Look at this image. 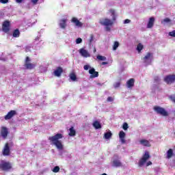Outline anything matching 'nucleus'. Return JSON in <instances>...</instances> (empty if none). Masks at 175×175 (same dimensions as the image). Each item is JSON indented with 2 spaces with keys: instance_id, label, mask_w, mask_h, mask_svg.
Masks as SVG:
<instances>
[{
  "instance_id": "c756f323",
  "label": "nucleus",
  "mask_w": 175,
  "mask_h": 175,
  "mask_svg": "<svg viewBox=\"0 0 175 175\" xmlns=\"http://www.w3.org/2000/svg\"><path fill=\"white\" fill-rule=\"evenodd\" d=\"M97 59H98L99 61H106V57L98 55Z\"/></svg>"
},
{
  "instance_id": "7c9ffc66",
  "label": "nucleus",
  "mask_w": 175,
  "mask_h": 175,
  "mask_svg": "<svg viewBox=\"0 0 175 175\" xmlns=\"http://www.w3.org/2000/svg\"><path fill=\"white\" fill-rule=\"evenodd\" d=\"M52 172L53 173H58L59 172V166H55Z\"/></svg>"
},
{
  "instance_id": "f704fd0d",
  "label": "nucleus",
  "mask_w": 175,
  "mask_h": 175,
  "mask_svg": "<svg viewBox=\"0 0 175 175\" xmlns=\"http://www.w3.org/2000/svg\"><path fill=\"white\" fill-rule=\"evenodd\" d=\"M83 42V39H81V38H78L76 40V44H80V43H81Z\"/></svg>"
},
{
  "instance_id": "79ce46f5",
  "label": "nucleus",
  "mask_w": 175,
  "mask_h": 175,
  "mask_svg": "<svg viewBox=\"0 0 175 175\" xmlns=\"http://www.w3.org/2000/svg\"><path fill=\"white\" fill-rule=\"evenodd\" d=\"M107 102H113V100H114L113 98H112V97H108L107 99Z\"/></svg>"
},
{
  "instance_id": "ea45409f",
  "label": "nucleus",
  "mask_w": 175,
  "mask_h": 175,
  "mask_svg": "<svg viewBox=\"0 0 175 175\" xmlns=\"http://www.w3.org/2000/svg\"><path fill=\"white\" fill-rule=\"evenodd\" d=\"M31 2L33 5H37L39 0H31Z\"/></svg>"
},
{
  "instance_id": "f03ea898",
  "label": "nucleus",
  "mask_w": 175,
  "mask_h": 175,
  "mask_svg": "<svg viewBox=\"0 0 175 175\" xmlns=\"http://www.w3.org/2000/svg\"><path fill=\"white\" fill-rule=\"evenodd\" d=\"M62 137H64V135L62 133H57L53 136L49 137V140L51 144L55 146L57 150H64V145L62 142L59 141V139H62Z\"/></svg>"
},
{
  "instance_id": "cd10ccee",
  "label": "nucleus",
  "mask_w": 175,
  "mask_h": 175,
  "mask_svg": "<svg viewBox=\"0 0 175 175\" xmlns=\"http://www.w3.org/2000/svg\"><path fill=\"white\" fill-rule=\"evenodd\" d=\"M144 49V46L142 44H138L137 46V51H138V53H141L142 50H143Z\"/></svg>"
},
{
  "instance_id": "a18cd8bd",
  "label": "nucleus",
  "mask_w": 175,
  "mask_h": 175,
  "mask_svg": "<svg viewBox=\"0 0 175 175\" xmlns=\"http://www.w3.org/2000/svg\"><path fill=\"white\" fill-rule=\"evenodd\" d=\"M152 165V162H151V161H148V162L146 163V166H150V165Z\"/></svg>"
},
{
  "instance_id": "9d476101",
  "label": "nucleus",
  "mask_w": 175,
  "mask_h": 175,
  "mask_svg": "<svg viewBox=\"0 0 175 175\" xmlns=\"http://www.w3.org/2000/svg\"><path fill=\"white\" fill-rule=\"evenodd\" d=\"M164 81L167 84H173L175 81V75H169L165 77Z\"/></svg>"
},
{
  "instance_id": "f8f14e48",
  "label": "nucleus",
  "mask_w": 175,
  "mask_h": 175,
  "mask_svg": "<svg viewBox=\"0 0 175 175\" xmlns=\"http://www.w3.org/2000/svg\"><path fill=\"white\" fill-rule=\"evenodd\" d=\"M89 74L90 75V79H95L99 77V72L95 70V68H92L89 70Z\"/></svg>"
},
{
  "instance_id": "49530a36",
  "label": "nucleus",
  "mask_w": 175,
  "mask_h": 175,
  "mask_svg": "<svg viewBox=\"0 0 175 175\" xmlns=\"http://www.w3.org/2000/svg\"><path fill=\"white\" fill-rule=\"evenodd\" d=\"M109 64L107 62H103L101 65H107Z\"/></svg>"
},
{
  "instance_id": "423d86ee",
  "label": "nucleus",
  "mask_w": 175,
  "mask_h": 175,
  "mask_svg": "<svg viewBox=\"0 0 175 175\" xmlns=\"http://www.w3.org/2000/svg\"><path fill=\"white\" fill-rule=\"evenodd\" d=\"M9 129H8V127L6 126H1V130H0V136L5 139H8V136H9Z\"/></svg>"
},
{
  "instance_id": "1a4fd4ad",
  "label": "nucleus",
  "mask_w": 175,
  "mask_h": 175,
  "mask_svg": "<svg viewBox=\"0 0 175 175\" xmlns=\"http://www.w3.org/2000/svg\"><path fill=\"white\" fill-rule=\"evenodd\" d=\"M29 62H31V59L29 58V57L27 56L25 58V66L26 69L32 70V69H33V68H35L36 65L32 63H29Z\"/></svg>"
},
{
  "instance_id": "72a5a7b5",
  "label": "nucleus",
  "mask_w": 175,
  "mask_h": 175,
  "mask_svg": "<svg viewBox=\"0 0 175 175\" xmlns=\"http://www.w3.org/2000/svg\"><path fill=\"white\" fill-rule=\"evenodd\" d=\"M121 85L120 82H116L113 84L114 88H118Z\"/></svg>"
},
{
  "instance_id": "09e8293b",
  "label": "nucleus",
  "mask_w": 175,
  "mask_h": 175,
  "mask_svg": "<svg viewBox=\"0 0 175 175\" xmlns=\"http://www.w3.org/2000/svg\"><path fill=\"white\" fill-rule=\"evenodd\" d=\"M94 39V36H91V39H90V42H92V40Z\"/></svg>"
},
{
  "instance_id": "b1692460",
  "label": "nucleus",
  "mask_w": 175,
  "mask_h": 175,
  "mask_svg": "<svg viewBox=\"0 0 175 175\" xmlns=\"http://www.w3.org/2000/svg\"><path fill=\"white\" fill-rule=\"evenodd\" d=\"M12 36L13 38H20V30L18 29H14Z\"/></svg>"
},
{
  "instance_id": "2eb2a0df",
  "label": "nucleus",
  "mask_w": 175,
  "mask_h": 175,
  "mask_svg": "<svg viewBox=\"0 0 175 175\" xmlns=\"http://www.w3.org/2000/svg\"><path fill=\"white\" fill-rule=\"evenodd\" d=\"M112 165L114 167H122V163L118 159H114L112 161Z\"/></svg>"
},
{
  "instance_id": "0eeeda50",
  "label": "nucleus",
  "mask_w": 175,
  "mask_h": 175,
  "mask_svg": "<svg viewBox=\"0 0 175 175\" xmlns=\"http://www.w3.org/2000/svg\"><path fill=\"white\" fill-rule=\"evenodd\" d=\"M2 31L5 33H9V32H10V21H5L3 22Z\"/></svg>"
},
{
  "instance_id": "37998d69",
  "label": "nucleus",
  "mask_w": 175,
  "mask_h": 175,
  "mask_svg": "<svg viewBox=\"0 0 175 175\" xmlns=\"http://www.w3.org/2000/svg\"><path fill=\"white\" fill-rule=\"evenodd\" d=\"M4 16L5 13H3V12H0V18H3Z\"/></svg>"
},
{
  "instance_id": "de8ad7c7",
  "label": "nucleus",
  "mask_w": 175,
  "mask_h": 175,
  "mask_svg": "<svg viewBox=\"0 0 175 175\" xmlns=\"http://www.w3.org/2000/svg\"><path fill=\"white\" fill-rule=\"evenodd\" d=\"M171 98V100H172V102H174L175 103V97H170Z\"/></svg>"
},
{
  "instance_id": "6e6552de",
  "label": "nucleus",
  "mask_w": 175,
  "mask_h": 175,
  "mask_svg": "<svg viewBox=\"0 0 175 175\" xmlns=\"http://www.w3.org/2000/svg\"><path fill=\"white\" fill-rule=\"evenodd\" d=\"M10 146H9V143H5L4 147L2 150V155L3 157H9L10 156Z\"/></svg>"
},
{
  "instance_id": "7ed1b4c3",
  "label": "nucleus",
  "mask_w": 175,
  "mask_h": 175,
  "mask_svg": "<svg viewBox=\"0 0 175 175\" xmlns=\"http://www.w3.org/2000/svg\"><path fill=\"white\" fill-rule=\"evenodd\" d=\"M12 163L5 160L0 161V170H1V172H10L12 170Z\"/></svg>"
},
{
  "instance_id": "c03bdc74",
  "label": "nucleus",
  "mask_w": 175,
  "mask_h": 175,
  "mask_svg": "<svg viewBox=\"0 0 175 175\" xmlns=\"http://www.w3.org/2000/svg\"><path fill=\"white\" fill-rule=\"evenodd\" d=\"M129 23H131V20L129 19H126L124 21V24H129Z\"/></svg>"
},
{
  "instance_id": "412c9836",
  "label": "nucleus",
  "mask_w": 175,
  "mask_h": 175,
  "mask_svg": "<svg viewBox=\"0 0 175 175\" xmlns=\"http://www.w3.org/2000/svg\"><path fill=\"white\" fill-rule=\"evenodd\" d=\"M125 136L126 134L123 131H120L119 137L123 144H125Z\"/></svg>"
},
{
  "instance_id": "a878e982",
  "label": "nucleus",
  "mask_w": 175,
  "mask_h": 175,
  "mask_svg": "<svg viewBox=\"0 0 175 175\" xmlns=\"http://www.w3.org/2000/svg\"><path fill=\"white\" fill-rule=\"evenodd\" d=\"M69 136H76V130L73 128V126L70 128Z\"/></svg>"
},
{
  "instance_id": "393cba45",
  "label": "nucleus",
  "mask_w": 175,
  "mask_h": 175,
  "mask_svg": "<svg viewBox=\"0 0 175 175\" xmlns=\"http://www.w3.org/2000/svg\"><path fill=\"white\" fill-rule=\"evenodd\" d=\"M111 136H113V133H111V131L105 133L104 134V137L107 139H111Z\"/></svg>"
},
{
  "instance_id": "4be33fe9",
  "label": "nucleus",
  "mask_w": 175,
  "mask_h": 175,
  "mask_svg": "<svg viewBox=\"0 0 175 175\" xmlns=\"http://www.w3.org/2000/svg\"><path fill=\"white\" fill-rule=\"evenodd\" d=\"M92 126H94V128H95V129H102V124H100V122H99V121H98V120H95L93 122Z\"/></svg>"
},
{
  "instance_id": "9b49d317",
  "label": "nucleus",
  "mask_w": 175,
  "mask_h": 175,
  "mask_svg": "<svg viewBox=\"0 0 175 175\" xmlns=\"http://www.w3.org/2000/svg\"><path fill=\"white\" fill-rule=\"evenodd\" d=\"M14 116H17V111L16 110H11L4 116V120H12Z\"/></svg>"
},
{
  "instance_id": "3c124183",
  "label": "nucleus",
  "mask_w": 175,
  "mask_h": 175,
  "mask_svg": "<svg viewBox=\"0 0 175 175\" xmlns=\"http://www.w3.org/2000/svg\"><path fill=\"white\" fill-rule=\"evenodd\" d=\"M102 175H107L106 173L103 174Z\"/></svg>"
},
{
  "instance_id": "39448f33",
  "label": "nucleus",
  "mask_w": 175,
  "mask_h": 175,
  "mask_svg": "<svg viewBox=\"0 0 175 175\" xmlns=\"http://www.w3.org/2000/svg\"><path fill=\"white\" fill-rule=\"evenodd\" d=\"M154 110L157 114H160L163 116V117H167V116H169V113L163 107L156 106L154 107Z\"/></svg>"
},
{
  "instance_id": "aec40b11",
  "label": "nucleus",
  "mask_w": 175,
  "mask_h": 175,
  "mask_svg": "<svg viewBox=\"0 0 175 175\" xmlns=\"http://www.w3.org/2000/svg\"><path fill=\"white\" fill-rule=\"evenodd\" d=\"M154 23H155V18L154 17L150 18L147 25V28H152L154 27Z\"/></svg>"
},
{
  "instance_id": "58836bf2",
  "label": "nucleus",
  "mask_w": 175,
  "mask_h": 175,
  "mask_svg": "<svg viewBox=\"0 0 175 175\" xmlns=\"http://www.w3.org/2000/svg\"><path fill=\"white\" fill-rule=\"evenodd\" d=\"M154 80L156 83H159L161 79H159V77L157 76V77H154Z\"/></svg>"
},
{
  "instance_id": "2f4dec72",
  "label": "nucleus",
  "mask_w": 175,
  "mask_h": 175,
  "mask_svg": "<svg viewBox=\"0 0 175 175\" xmlns=\"http://www.w3.org/2000/svg\"><path fill=\"white\" fill-rule=\"evenodd\" d=\"M152 55V53H148L147 55L144 57V59H150V57Z\"/></svg>"
},
{
  "instance_id": "f3484780",
  "label": "nucleus",
  "mask_w": 175,
  "mask_h": 175,
  "mask_svg": "<svg viewBox=\"0 0 175 175\" xmlns=\"http://www.w3.org/2000/svg\"><path fill=\"white\" fill-rule=\"evenodd\" d=\"M139 144L144 147H151V144L147 139H141L139 140Z\"/></svg>"
},
{
  "instance_id": "8fccbe9b",
  "label": "nucleus",
  "mask_w": 175,
  "mask_h": 175,
  "mask_svg": "<svg viewBox=\"0 0 175 175\" xmlns=\"http://www.w3.org/2000/svg\"><path fill=\"white\" fill-rule=\"evenodd\" d=\"M94 53H96V48L94 49Z\"/></svg>"
},
{
  "instance_id": "4468645a",
  "label": "nucleus",
  "mask_w": 175,
  "mask_h": 175,
  "mask_svg": "<svg viewBox=\"0 0 175 175\" xmlns=\"http://www.w3.org/2000/svg\"><path fill=\"white\" fill-rule=\"evenodd\" d=\"M71 22L73 23V24H75L76 27H83L82 23L80 22V21H79V19H77V18L76 17H73L71 20Z\"/></svg>"
},
{
  "instance_id": "473e14b6",
  "label": "nucleus",
  "mask_w": 175,
  "mask_h": 175,
  "mask_svg": "<svg viewBox=\"0 0 175 175\" xmlns=\"http://www.w3.org/2000/svg\"><path fill=\"white\" fill-rule=\"evenodd\" d=\"M122 128H123L124 131H128V128H129L128 123L124 122L123 124Z\"/></svg>"
},
{
  "instance_id": "a211bd4d",
  "label": "nucleus",
  "mask_w": 175,
  "mask_h": 175,
  "mask_svg": "<svg viewBox=\"0 0 175 175\" xmlns=\"http://www.w3.org/2000/svg\"><path fill=\"white\" fill-rule=\"evenodd\" d=\"M63 72L64 70L61 67H57V69L54 71V75L57 77H59L61 75H62Z\"/></svg>"
},
{
  "instance_id": "4c0bfd02",
  "label": "nucleus",
  "mask_w": 175,
  "mask_h": 175,
  "mask_svg": "<svg viewBox=\"0 0 175 175\" xmlns=\"http://www.w3.org/2000/svg\"><path fill=\"white\" fill-rule=\"evenodd\" d=\"M0 3L5 5L6 3H9V0H0Z\"/></svg>"
},
{
  "instance_id": "5701e85b",
  "label": "nucleus",
  "mask_w": 175,
  "mask_h": 175,
  "mask_svg": "<svg viewBox=\"0 0 175 175\" xmlns=\"http://www.w3.org/2000/svg\"><path fill=\"white\" fill-rule=\"evenodd\" d=\"M59 27L62 29H65V28H66V19H62L60 21Z\"/></svg>"
},
{
  "instance_id": "c9c22d12",
  "label": "nucleus",
  "mask_w": 175,
  "mask_h": 175,
  "mask_svg": "<svg viewBox=\"0 0 175 175\" xmlns=\"http://www.w3.org/2000/svg\"><path fill=\"white\" fill-rule=\"evenodd\" d=\"M169 36L175 38V30L169 32Z\"/></svg>"
},
{
  "instance_id": "6ab92c4d",
  "label": "nucleus",
  "mask_w": 175,
  "mask_h": 175,
  "mask_svg": "<svg viewBox=\"0 0 175 175\" xmlns=\"http://www.w3.org/2000/svg\"><path fill=\"white\" fill-rule=\"evenodd\" d=\"M173 156H174V152H173V149L170 148L167 152H166V157L165 158L167 159H170Z\"/></svg>"
},
{
  "instance_id": "20e7f679",
  "label": "nucleus",
  "mask_w": 175,
  "mask_h": 175,
  "mask_svg": "<svg viewBox=\"0 0 175 175\" xmlns=\"http://www.w3.org/2000/svg\"><path fill=\"white\" fill-rule=\"evenodd\" d=\"M150 158V152L145 151L142 157L139 159L138 162V166H139V167H142V166H144V163H146V162H147V161H148Z\"/></svg>"
},
{
  "instance_id": "e433bc0d",
  "label": "nucleus",
  "mask_w": 175,
  "mask_h": 175,
  "mask_svg": "<svg viewBox=\"0 0 175 175\" xmlns=\"http://www.w3.org/2000/svg\"><path fill=\"white\" fill-rule=\"evenodd\" d=\"M91 68H92L91 66H90V65H85L83 66L84 70H88V69H91Z\"/></svg>"
},
{
  "instance_id": "f257e3e1",
  "label": "nucleus",
  "mask_w": 175,
  "mask_h": 175,
  "mask_svg": "<svg viewBox=\"0 0 175 175\" xmlns=\"http://www.w3.org/2000/svg\"><path fill=\"white\" fill-rule=\"evenodd\" d=\"M109 12L112 16V21L107 18L99 21V24L105 27V31H107V32H110V31H111V28L110 27H113L114 21H116V11L114 10H109Z\"/></svg>"
},
{
  "instance_id": "c85d7f7f",
  "label": "nucleus",
  "mask_w": 175,
  "mask_h": 175,
  "mask_svg": "<svg viewBox=\"0 0 175 175\" xmlns=\"http://www.w3.org/2000/svg\"><path fill=\"white\" fill-rule=\"evenodd\" d=\"M120 46V42L115 41L113 46V50L116 51L117 49H118V46Z\"/></svg>"
},
{
  "instance_id": "ddd939ff",
  "label": "nucleus",
  "mask_w": 175,
  "mask_h": 175,
  "mask_svg": "<svg viewBox=\"0 0 175 175\" xmlns=\"http://www.w3.org/2000/svg\"><path fill=\"white\" fill-rule=\"evenodd\" d=\"M79 53L81 55H82V57H84L85 58H88V57H91V55H90L88 51L84 49L83 48L80 49Z\"/></svg>"
},
{
  "instance_id": "dca6fc26",
  "label": "nucleus",
  "mask_w": 175,
  "mask_h": 175,
  "mask_svg": "<svg viewBox=\"0 0 175 175\" xmlns=\"http://www.w3.org/2000/svg\"><path fill=\"white\" fill-rule=\"evenodd\" d=\"M127 88H133L135 87V79L131 78L126 82Z\"/></svg>"
},
{
  "instance_id": "bb28decb",
  "label": "nucleus",
  "mask_w": 175,
  "mask_h": 175,
  "mask_svg": "<svg viewBox=\"0 0 175 175\" xmlns=\"http://www.w3.org/2000/svg\"><path fill=\"white\" fill-rule=\"evenodd\" d=\"M70 79L72 80V81H76L77 80V77L75 72H72L70 74Z\"/></svg>"
},
{
  "instance_id": "a19ab883",
  "label": "nucleus",
  "mask_w": 175,
  "mask_h": 175,
  "mask_svg": "<svg viewBox=\"0 0 175 175\" xmlns=\"http://www.w3.org/2000/svg\"><path fill=\"white\" fill-rule=\"evenodd\" d=\"M164 23H170L171 20L170 18H165L164 20H163Z\"/></svg>"
}]
</instances>
